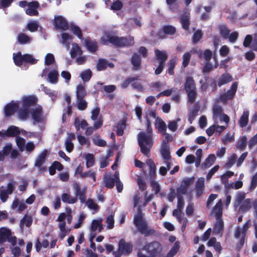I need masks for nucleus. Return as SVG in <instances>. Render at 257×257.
Instances as JSON below:
<instances>
[{
	"label": "nucleus",
	"mask_w": 257,
	"mask_h": 257,
	"mask_svg": "<svg viewBox=\"0 0 257 257\" xmlns=\"http://www.w3.org/2000/svg\"><path fill=\"white\" fill-rule=\"evenodd\" d=\"M38 99L35 95L24 96L21 98V108L18 111V116L21 120H25L30 117V109L29 107L35 104Z\"/></svg>",
	"instance_id": "nucleus-3"
},
{
	"label": "nucleus",
	"mask_w": 257,
	"mask_h": 257,
	"mask_svg": "<svg viewBox=\"0 0 257 257\" xmlns=\"http://www.w3.org/2000/svg\"><path fill=\"white\" fill-rule=\"evenodd\" d=\"M131 61L134 69L138 70L140 69L141 59L137 54L135 53L133 55Z\"/></svg>",
	"instance_id": "nucleus-37"
},
{
	"label": "nucleus",
	"mask_w": 257,
	"mask_h": 257,
	"mask_svg": "<svg viewBox=\"0 0 257 257\" xmlns=\"http://www.w3.org/2000/svg\"><path fill=\"white\" fill-rule=\"evenodd\" d=\"M180 120L181 119L178 118L176 120L169 121L168 125V128L172 132L176 131L178 127V122H180Z\"/></svg>",
	"instance_id": "nucleus-51"
},
{
	"label": "nucleus",
	"mask_w": 257,
	"mask_h": 257,
	"mask_svg": "<svg viewBox=\"0 0 257 257\" xmlns=\"http://www.w3.org/2000/svg\"><path fill=\"white\" fill-rule=\"evenodd\" d=\"M213 61L214 64H211L209 62H206V64H205L203 71L204 72H209L211 70L213 69L214 68H216L217 66V62L216 60V58L215 56L213 57Z\"/></svg>",
	"instance_id": "nucleus-53"
},
{
	"label": "nucleus",
	"mask_w": 257,
	"mask_h": 257,
	"mask_svg": "<svg viewBox=\"0 0 257 257\" xmlns=\"http://www.w3.org/2000/svg\"><path fill=\"white\" fill-rule=\"evenodd\" d=\"M155 122L156 127L158 129L159 131L165 133L166 130V126L163 120L158 117Z\"/></svg>",
	"instance_id": "nucleus-39"
},
{
	"label": "nucleus",
	"mask_w": 257,
	"mask_h": 257,
	"mask_svg": "<svg viewBox=\"0 0 257 257\" xmlns=\"http://www.w3.org/2000/svg\"><path fill=\"white\" fill-rule=\"evenodd\" d=\"M114 65L111 63L108 62L105 59H99L97 64V69L99 71H101L105 69L107 67H109L110 68L113 67Z\"/></svg>",
	"instance_id": "nucleus-29"
},
{
	"label": "nucleus",
	"mask_w": 257,
	"mask_h": 257,
	"mask_svg": "<svg viewBox=\"0 0 257 257\" xmlns=\"http://www.w3.org/2000/svg\"><path fill=\"white\" fill-rule=\"evenodd\" d=\"M18 39L19 43L22 44L30 43L32 40V38L23 33L18 36Z\"/></svg>",
	"instance_id": "nucleus-45"
},
{
	"label": "nucleus",
	"mask_w": 257,
	"mask_h": 257,
	"mask_svg": "<svg viewBox=\"0 0 257 257\" xmlns=\"http://www.w3.org/2000/svg\"><path fill=\"white\" fill-rule=\"evenodd\" d=\"M126 120L124 118L122 119L116 125L114 131L116 132L117 135L122 136L123 130L125 128Z\"/></svg>",
	"instance_id": "nucleus-33"
},
{
	"label": "nucleus",
	"mask_w": 257,
	"mask_h": 257,
	"mask_svg": "<svg viewBox=\"0 0 257 257\" xmlns=\"http://www.w3.org/2000/svg\"><path fill=\"white\" fill-rule=\"evenodd\" d=\"M84 158L86 160V164L87 168L92 167L94 163V156L92 154H86L84 155Z\"/></svg>",
	"instance_id": "nucleus-49"
},
{
	"label": "nucleus",
	"mask_w": 257,
	"mask_h": 257,
	"mask_svg": "<svg viewBox=\"0 0 257 257\" xmlns=\"http://www.w3.org/2000/svg\"><path fill=\"white\" fill-rule=\"evenodd\" d=\"M166 167H161L159 169V173L162 175H165L167 171L169 170L172 167V164L169 161H165Z\"/></svg>",
	"instance_id": "nucleus-58"
},
{
	"label": "nucleus",
	"mask_w": 257,
	"mask_h": 257,
	"mask_svg": "<svg viewBox=\"0 0 257 257\" xmlns=\"http://www.w3.org/2000/svg\"><path fill=\"white\" fill-rule=\"evenodd\" d=\"M55 62V58L53 54L48 53L45 56V64L46 65H50Z\"/></svg>",
	"instance_id": "nucleus-59"
},
{
	"label": "nucleus",
	"mask_w": 257,
	"mask_h": 257,
	"mask_svg": "<svg viewBox=\"0 0 257 257\" xmlns=\"http://www.w3.org/2000/svg\"><path fill=\"white\" fill-rule=\"evenodd\" d=\"M19 107V103L18 102L12 101L7 104L5 107V113L6 116L12 115L16 111Z\"/></svg>",
	"instance_id": "nucleus-20"
},
{
	"label": "nucleus",
	"mask_w": 257,
	"mask_h": 257,
	"mask_svg": "<svg viewBox=\"0 0 257 257\" xmlns=\"http://www.w3.org/2000/svg\"><path fill=\"white\" fill-rule=\"evenodd\" d=\"M177 198V208L173 211V215L177 218L179 222L183 224L182 229H184L187 219L182 216L181 210L184 208L185 203L184 199L182 196H178Z\"/></svg>",
	"instance_id": "nucleus-6"
},
{
	"label": "nucleus",
	"mask_w": 257,
	"mask_h": 257,
	"mask_svg": "<svg viewBox=\"0 0 257 257\" xmlns=\"http://www.w3.org/2000/svg\"><path fill=\"white\" fill-rule=\"evenodd\" d=\"M156 59L159 61V63L165 64L168 55L166 52L161 51L159 50L155 51Z\"/></svg>",
	"instance_id": "nucleus-25"
},
{
	"label": "nucleus",
	"mask_w": 257,
	"mask_h": 257,
	"mask_svg": "<svg viewBox=\"0 0 257 257\" xmlns=\"http://www.w3.org/2000/svg\"><path fill=\"white\" fill-rule=\"evenodd\" d=\"M237 156L235 154H232L230 156L228 159V162L226 164L225 166L226 168H231L233 164L235 163V162L236 160Z\"/></svg>",
	"instance_id": "nucleus-63"
},
{
	"label": "nucleus",
	"mask_w": 257,
	"mask_h": 257,
	"mask_svg": "<svg viewBox=\"0 0 257 257\" xmlns=\"http://www.w3.org/2000/svg\"><path fill=\"white\" fill-rule=\"evenodd\" d=\"M220 33L221 35L224 37L225 39H226L228 37V35L230 33V30H229L225 25H221L219 27Z\"/></svg>",
	"instance_id": "nucleus-62"
},
{
	"label": "nucleus",
	"mask_w": 257,
	"mask_h": 257,
	"mask_svg": "<svg viewBox=\"0 0 257 257\" xmlns=\"http://www.w3.org/2000/svg\"><path fill=\"white\" fill-rule=\"evenodd\" d=\"M16 183L15 181L9 182L7 187H0V199L3 202L6 201L8 198L9 195L11 194L16 188Z\"/></svg>",
	"instance_id": "nucleus-9"
},
{
	"label": "nucleus",
	"mask_w": 257,
	"mask_h": 257,
	"mask_svg": "<svg viewBox=\"0 0 257 257\" xmlns=\"http://www.w3.org/2000/svg\"><path fill=\"white\" fill-rule=\"evenodd\" d=\"M43 90L44 91L45 93L48 95L53 100H54L57 97V91L51 90L45 87H43Z\"/></svg>",
	"instance_id": "nucleus-57"
},
{
	"label": "nucleus",
	"mask_w": 257,
	"mask_h": 257,
	"mask_svg": "<svg viewBox=\"0 0 257 257\" xmlns=\"http://www.w3.org/2000/svg\"><path fill=\"white\" fill-rule=\"evenodd\" d=\"M38 7L39 3L36 1L28 3V8L26 10V14L31 16H38L39 13L37 9Z\"/></svg>",
	"instance_id": "nucleus-22"
},
{
	"label": "nucleus",
	"mask_w": 257,
	"mask_h": 257,
	"mask_svg": "<svg viewBox=\"0 0 257 257\" xmlns=\"http://www.w3.org/2000/svg\"><path fill=\"white\" fill-rule=\"evenodd\" d=\"M61 199L63 202L69 204H74L77 200V197H73L68 193L62 194Z\"/></svg>",
	"instance_id": "nucleus-31"
},
{
	"label": "nucleus",
	"mask_w": 257,
	"mask_h": 257,
	"mask_svg": "<svg viewBox=\"0 0 257 257\" xmlns=\"http://www.w3.org/2000/svg\"><path fill=\"white\" fill-rule=\"evenodd\" d=\"M86 204L87 207L93 211V213H95L99 209L98 206L92 199H88Z\"/></svg>",
	"instance_id": "nucleus-50"
},
{
	"label": "nucleus",
	"mask_w": 257,
	"mask_h": 257,
	"mask_svg": "<svg viewBox=\"0 0 257 257\" xmlns=\"http://www.w3.org/2000/svg\"><path fill=\"white\" fill-rule=\"evenodd\" d=\"M140 199V197L138 195H135L133 198L134 208L138 207L137 213L134 216V223L141 233L145 235H149L153 234L155 230L148 226L147 222L143 217L140 205L139 204Z\"/></svg>",
	"instance_id": "nucleus-1"
},
{
	"label": "nucleus",
	"mask_w": 257,
	"mask_h": 257,
	"mask_svg": "<svg viewBox=\"0 0 257 257\" xmlns=\"http://www.w3.org/2000/svg\"><path fill=\"white\" fill-rule=\"evenodd\" d=\"M71 57L75 59V62L79 65L83 64L86 60V56L82 55V51L76 43H73L70 51Z\"/></svg>",
	"instance_id": "nucleus-5"
},
{
	"label": "nucleus",
	"mask_w": 257,
	"mask_h": 257,
	"mask_svg": "<svg viewBox=\"0 0 257 257\" xmlns=\"http://www.w3.org/2000/svg\"><path fill=\"white\" fill-rule=\"evenodd\" d=\"M147 133L141 132L138 135V140L141 152L148 155L153 144L152 131Z\"/></svg>",
	"instance_id": "nucleus-4"
},
{
	"label": "nucleus",
	"mask_w": 257,
	"mask_h": 257,
	"mask_svg": "<svg viewBox=\"0 0 257 257\" xmlns=\"http://www.w3.org/2000/svg\"><path fill=\"white\" fill-rule=\"evenodd\" d=\"M104 182L106 187L109 188L113 187L115 183L114 175L113 178L110 177L108 175H105L104 178Z\"/></svg>",
	"instance_id": "nucleus-44"
},
{
	"label": "nucleus",
	"mask_w": 257,
	"mask_h": 257,
	"mask_svg": "<svg viewBox=\"0 0 257 257\" xmlns=\"http://www.w3.org/2000/svg\"><path fill=\"white\" fill-rule=\"evenodd\" d=\"M46 153L47 152L46 151L43 152L38 156V158L37 159L35 162V166L38 167L42 171L45 170V168L42 166V165L45 161Z\"/></svg>",
	"instance_id": "nucleus-27"
},
{
	"label": "nucleus",
	"mask_w": 257,
	"mask_h": 257,
	"mask_svg": "<svg viewBox=\"0 0 257 257\" xmlns=\"http://www.w3.org/2000/svg\"><path fill=\"white\" fill-rule=\"evenodd\" d=\"M16 142L20 150L23 151L24 149L25 144V139L21 137H17L16 138Z\"/></svg>",
	"instance_id": "nucleus-61"
},
{
	"label": "nucleus",
	"mask_w": 257,
	"mask_h": 257,
	"mask_svg": "<svg viewBox=\"0 0 257 257\" xmlns=\"http://www.w3.org/2000/svg\"><path fill=\"white\" fill-rule=\"evenodd\" d=\"M213 118L214 121L217 122L220 120V122H224L225 123H228L229 117L224 113H222V108L220 106L215 105L213 108Z\"/></svg>",
	"instance_id": "nucleus-11"
},
{
	"label": "nucleus",
	"mask_w": 257,
	"mask_h": 257,
	"mask_svg": "<svg viewBox=\"0 0 257 257\" xmlns=\"http://www.w3.org/2000/svg\"><path fill=\"white\" fill-rule=\"evenodd\" d=\"M232 80V77L228 74H225L222 75L220 78H219L218 81V85H222L226 83H228L231 81Z\"/></svg>",
	"instance_id": "nucleus-54"
},
{
	"label": "nucleus",
	"mask_w": 257,
	"mask_h": 257,
	"mask_svg": "<svg viewBox=\"0 0 257 257\" xmlns=\"http://www.w3.org/2000/svg\"><path fill=\"white\" fill-rule=\"evenodd\" d=\"M32 223V218L31 216L27 215H25L21 219L20 223V227L23 231L24 226L30 227Z\"/></svg>",
	"instance_id": "nucleus-28"
},
{
	"label": "nucleus",
	"mask_w": 257,
	"mask_h": 257,
	"mask_svg": "<svg viewBox=\"0 0 257 257\" xmlns=\"http://www.w3.org/2000/svg\"><path fill=\"white\" fill-rule=\"evenodd\" d=\"M144 249L151 255H154L161 251L162 247L159 242H153L146 245Z\"/></svg>",
	"instance_id": "nucleus-19"
},
{
	"label": "nucleus",
	"mask_w": 257,
	"mask_h": 257,
	"mask_svg": "<svg viewBox=\"0 0 257 257\" xmlns=\"http://www.w3.org/2000/svg\"><path fill=\"white\" fill-rule=\"evenodd\" d=\"M223 222L220 217L216 218V222L215 224L214 228V232L215 234L219 233L223 229Z\"/></svg>",
	"instance_id": "nucleus-43"
},
{
	"label": "nucleus",
	"mask_w": 257,
	"mask_h": 257,
	"mask_svg": "<svg viewBox=\"0 0 257 257\" xmlns=\"http://www.w3.org/2000/svg\"><path fill=\"white\" fill-rule=\"evenodd\" d=\"M30 114L34 120V123L43 124L45 122L47 115L43 111L42 107L40 105H37L30 110Z\"/></svg>",
	"instance_id": "nucleus-7"
},
{
	"label": "nucleus",
	"mask_w": 257,
	"mask_h": 257,
	"mask_svg": "<svg viewBox=\"0 0 257 257\" xmlns=\"http://www.w3.org/2000/svg\"><path fill=\"white\" fill-rule=\"evenodd\" d=\"M216 160L215 156L214 154H210L208 157L205 160L202 164V166L204 168H209L212 166Z\"/></svg>",
	"instance_id": "nucleus-35"
},
{
	"label": "nucleus",
	"mask_w": 257,
	"mask_h": 257,
	"mask_svg": "<svg viewBox=\"0 0 257 257\" xmlns=\"http://www.w3.org/2000/svg\"><path fill=\"white\" fill-rule=\"evenodd\" d=\"M92 139L93 143L97 146L104 147L106 145V142L104 140L101 139L98 136H94Z\"/></svg>",
	"instance_id": "nucleus-56"
},
{
	"label": "nucleus",
	"mask_w": 257,
	"mask_h": 257,
	"mask_svg": "<svg viewBox=\"0 0 257 257\" xmlns=\"http://www.w3.org/2000/svg\"><path fill=\"white\" fill-rule=\"evenodd\" d=\"M47 74V80L51 84H55L58 82L59 73L57 67L50 70L47 73V69L45 68L43 70L42 76L46 75Z\"/></svg>",
	"instance_id": "nucleus-13"
},
{
	"label": "nucleus",
	"mask_w": 257,
	"mask_h": 257,
	"mask_svg": "<svg viewBox=\"0 0 257 257\" xmlns=\"http://www.w3.org/2000/svg\"><path fill=\"white\" fill-rule=\"evenodd\" d=\"M249 227L248 221L246 222L242 227H237L234 233L235 237L239 239L240 244L244 243V238L246 231Z\"/></svg>",
	"instance_id": "nucleus-14"
},
{
	"label": "nucleus",
	"mask_w": 257,
	"mask_h": 257,
	"mask_svg": "<svg viewBox=\"0 0 257 257\" xmlns=\"http://www.w3.org/2000/svg\"><path fill=\"white\" fill-rule=\"evenodd\" d=\"M53 24L57 29L66 30L69 28L67 21L62 16H55Z\"/></svg>",
	"instance_id": "nucleus-16"
},
{
	"label": "nucleus",
	"mask_w": 257,
	"mask_h": 257,
	"mask_svg": "<svg viewBox=\"0 0 257 257\" xmlns=\"http://www.w3.org/2000/svg\"><path fill=\"white\" fill-rule=\"evenodd\" d=\"M204 185V178H200L198 179L196 189L197 191V195L198 196H200L203 193V190Z\"/></svg>",
	"instance_id": "nucleus-36"
},
{
	"label": "nucleus",
	"mask_w": 257,
	"mask_h": 257,
	"mask_svg": "<svg viewBox=\"0 0 257 257\" xmlns=\"http://www.w3.org/2000/svg\"><path fill=\"white\" fill-rule=\"evenodd\" d=\"M74 125L77 131H79L80 128L86 129L87 126V123L85 120H80L79 118H75Z\"/></svg>",
	"instance_id": "nucleus-41"
},
{
	"label": "nucleus",
	"mask_w": 257,
	"mask_h": 257,
	"mask_svg": "<svg viewBox=\"0 0 257 257\" xmlns=\"http://www.w3.org/2000/svg\"><path fill=\"white\" fill-rule=\"evenodd\" d=\"M114 178H115V183L116 184V186L118 192H120L123 189V184L120 181L119 178V173L117 171H116L114 173Z\"/></svg>",
	"instance_id": "nucleus-52"
},
{
	"label": "nucleus",
	"mask_w": 257,
	"mask_h": 257,
	"mask_svg": "<svg viewBox=\"0 0 257 257\" xmlns=\"http://www.w3.org/2000/svg\"><path fill=\"white\" fill-rule=\"evenodd\" d=\"M26 131L21 130L17 126L12 125L8 128L6 131H0V137L2 138L18 137L19 134H25Z\"/></svg>",
	"instance_id": "nucleus-10"
},
{
	"label": "nucleus",
	"mask_w": 257,
	"mask_h": 257,
	"mask_svg": "<svg viewBox=\"0 0 257 257\" xmlns=\"http://www.w3.org/2000/svg\"><path fill=\"white\" fill-rule=\"evenodd\" d=\"M185 89L188 94L189 101L191 103L194 102L196 95V88L193 79L190 77L186 79Z\"/></svg>",
	"instance_id": "nucleus-8"
},
{
	"label": "nucleus",
	"mask_w": 257,
	"mask_h": 257,
	"mask_svg": "<svg viewBox=\"0 0 257 257\" xmlns=\"http://www.w3.org/2000/svg\"><path fill=\"white\" fill-rule=\"evenodd\" d=\"M58 227L60 230L59 236L61 239H63L69 233L70 230L66 227L65 222L59 223Z\"/></svg>",
	"instance_id": "nucleus-26"
},
{
	"label": "nucleus",
	"mask_w": 257,
	"mask_h": 257,
	"mask_svg": "<svg viewBox=\"0 0 257 257\" xmlns=\"http://www.w3.org/2000/svg\"><path fill=\"white\" fill-rule=\"evenodd\" d=\"M86 94L85 89V86L80 84L76 87V96L77 98H83Z\"/></svg>",
	"instance_id": "nucleus-46"
},
{
	"label": "nucleus",
	"mask_w": 257,
	"mask_h": 257,
	"mask_svg": "<svg viewBox=\"0 0 257 257\" xmlns=\"http://www.w3.org/2000/svg\"><path fill=\"white\" fill-rule=\"evenodd\" d=\"M72 36L69 33L63 32L60 35L59 42L67 49L69 48V42L72 39Z\"/></svg>",
	"instance_id": "nucleus-23"
},
{
	"label": "nucleus",
	"mask_w": 257,
	"mask_h": 257,
	"mask_svg": "<svg viewBox=\"0 0 257 257\" xmlns=\"http://www.w3.org/2000/svg\"><path fill=\"white\" fill-rule=\"evenodd\" d=\"M79 76L83 82H87L91 78L92 72L90 69H86L81 72Z\"/></svg>",
	"instance_id": "nucleus-47"
},
{
	"label": "nucleus",
	"mask_w": 257,
	"mask_h": 257,
	"mask_svg": "<svg viewBox=\"0 0 257 257\" xmlns=\"http://www.w3.org/2000/svg\"><path fill=\"white\" fill-rule=\"evenodd\" d=\"M8 240L11 242L12 245H15L16 243V238L13 236L10 229L2 227L0 228V243L2 244Z\"/></svg>",
	"instance_id": "nucleus-12"
},
{
	"label": "nucleus",
	"mask_w": 257,
	"mask_h": 257,
	"mask_svg": "<svg viewBox=\"0 0 257 257\" xmlns=\"http://www.w3.org/2000/svg\"><path fill=\"white\" fill-rule=\"evenodd\" d=\"M13 60L15 64L18 66H20L24 63V55L19 52L13 54Z\"/></svg>",
	"instance_id": "nucleus-34"
},
{
	"label": "nucleus",
	"mask_w": 257,
	"mask_h": 257,
	"mask_svg": "<svg viewBox=\"0 0 257 257\" xmlns=\"http://www.w3.org/2000/svg\"><path fill=\"white\" fill-rule=\"evenodd\" d=\"M103 219L102 218H97L92 220L90 226L91 233L97 231L100 232L103 228L102 225Z\"/></svg>",
	"instance_id": "nucleus-21"
},
{
	"label": "nucleus",
	"mask_w": 257,
	"mask_h": 257,
	"mask_svg": "<svg viewBox=\"0 0 257 257\" xmlns=\"http://www.w3.org/2000/svg\"><path fill=\"white\" fill-rule=\"evenodd\" d=\"M71 31L79 39H82V35L80 29L77 26L72 25L70 28Z\"/></svg>",
	"instance_id": "nucleus-60"
},
{
	"label": "nucleus",
	"mask_w": 257,
	"mask_h": 257,
	"mask_svg": "<svg viewBox=\"0 0 257 257\" xmlns=\"http://www.w3.org/2000/svg\"><path fill=\"white\" fill-rule=\"evenodd\" d=\"M181 23L183 28L187 30L189 25V14H185L181 18Z\"/></svg>",
	"instance_id": "nucleus-48"
},
{
	"label": "nucleus",
	"mask_w": 257,
	"mask_h": 257,
	"mask_svg": "<svg viewBox=\"0 0 257 257\" xmlns=\"http://www.w3.org/2000/svg\"><path fill=\"white\" fill-rule=\"evenodd\" d=\"M222 200L220 199L213 209L212 213L216 216V218L220 217L222 215Z\"/></svg>",
	"instance_id": "nucleus-30"
},
{
	"label": "nucleus",
	"mask_w": 257,
	"mask_h": 257,
	"mask_svg": "<svg viewBox=\"0 0 257 257\" xmlns=\"http://www.w3.org/2000/svg\"><path fill=\"white\" fill-rule=\"evenodd\" d=\"M134 38L132 36L127 37H118L110 33L105 32L101 38L103 44L110 43L117 47L131 46L133 45Z\"/></svg>",
	"instance_id": "nucleus-2"
},
{
	"label": "nucleus",
	"mask_w": 257,
	"mask_h": 257,
	"mask_svg": "<svg viewBox=\"0 0 257 257\" xmlns=\"http://www.w3.org/2000/svg\"><path fill=\"white\" fill-rule=\"evenodd\" d=\"M237 86L238 85L236 82L233 83L231 86L230 89L228 90L226 93L221 95L219 98L220 101L225 102L228 100L232 99L236 91Z\"/></svg>",
	"instance_id": "nucleus-17"
},
{
	"label": "nucleus",
	"mask_w": 257,
	"mask_h": 257,
	"mask_svg": "<svg viewBox=\"0 0 257 257\" xmlns=\"http://www.w3.org/2000/svg\"><path fill=\"white\" fill-rule=\"evenodd\" d=\"M248 115L249 112L248 111H244L243 112L239 120V124L241 127H243L247 125L248 121Z\"/></svg>",
	"instance_id": "nucleus-40"
},
{
	"label": "nucleus",
	"mask_w": 257,
	"mask_h": 257,
	"mask_svg": "<svg viewBox=\"0 0 257 257\" xmlns=\"http://www.w3.org/2000/svg\"><path fill=\"white\" fill-rule=\"evenodd\" d=\"M179 246V242L178 241H176L166 257H173L178 251Z\"/></svg>",
	"instance_id": "nucleus-55"
},
{
	"label": "nucleus",
	"mask_w": 257,
	"mask_h": 257,
	"mask_svg": "<svg viewBox=\"0 0 257 257\" xmlns=\"http://www.w3.org/2000/svg\"><path fill=\"white\" fill-rule=\"evenodd\" d=\"M252 204L253 203L250 199H245V200L242 201L240 207V209L242 211H246L251 207Z\"/></svg>",
	"instance_id": "nucleus-42"
},
{
	"label": "nucleus",
	"mask_w": 257,
	"mask_h": 257,
	"mask_svg": "<svg viewBox=\"0 0 257 257\" xmlns=\"http://www.w3.org/2000/svg\"><path fill=\"white\" fill-rule=\"evenodd\" d=\"M132 250V245L121 239L119 242V251L124 254L130 253Z\"/></svg>",
	"instance_id": "nucleus-24"
},
{
	"label": "nucleus",
	"mask_w": 257,
	"mask_h": 257,
	"mask_svg": "<svg viewBox=\"0 0 257 257\" xmlns=\"http://www.w3.org/2000/svg\"><path fill=\"white\" fill-rule=\"evenodd\" d=\"M219 121L220 120L214 121V124L206 130V133L209 136H212L215 132L220 134L227 128L228 123L224 122V125H219Z\"/></svg>",
	"instance_id": "nucleus-15"
},
{
	"label": "nucleus",
	"mask_w": 257,
	"mask_h": 257,
	"mask_svg": "<svg viewBox=\"0 0 257 257\" xmlns=\"http://www.w3.org/2000/svg\"><path fill=\"white\" fill-rule=\"evenodd\" d=\"M39 26L37 21L30 20L27 24L26 29L31 32H35L38 30Z\"/></svg>",
	"instance_id": "nucleus-32"
},
{
	"label": "nucleus",
	"mask_w": 257,
	"mask_h": 257,
	"mask_svg": "<svg viewBox=\"0 0 257 257\" xmlns=\"http://www.w3.org/2000/svg\"><path fill=\"white\" fill-rule=\"evenodd\" d=\"M85 44L88 50L91 52H95L97 49V43L92 41L89 39H86L85 40Z\"/></svg>",
	"instance_id": "nucleus-38"
},
{
	"label": "nucleus",
	"mask_w": 257,
	"mask_h": 257,
	"mask_svg": "<svg viewBox=\"0 0 257 257\" xmlns=\"http://www.w3.org/2000/svg\"><path fill=\"white\" fill-rule=\"evenodd\" d=\"M188 190L187 186L181 184L177 189V196L186 194Z\"/></svg>",
	"instance_id": "nucleus-64"
},
{
	"label": "nucleus",
	"mask_w": 257,
	"mask_h": 257,
	"mask_svg": "<svg viewBox=\"0 0 257 257\" xmlns=\"http://www.w3.org/2000/svg\"><path fill=\"white\" fill-rule=\"evenodd\" d=\"M158 118V117L157 116L155 111L148 110L146 111L145 118L147 122V131L150 132L152 131L151 124L153 122L155 121Z\"/></svg>",
	"instance_id": "nucleus-18"
}]
</instances>
